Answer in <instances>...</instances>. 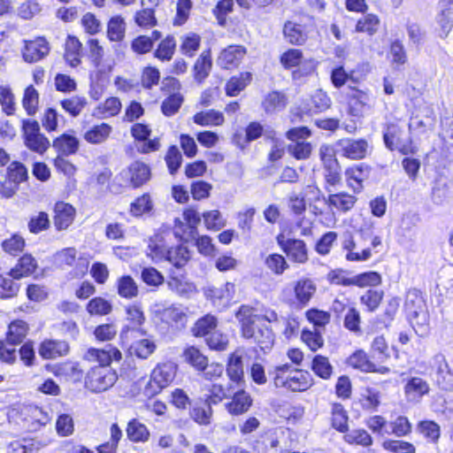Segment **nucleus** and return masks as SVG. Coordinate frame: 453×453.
<instances>
[{
    "label": "nucleus",
    "instance_id": "1",
    "mask_svg": "<svg viewBox=\"0 0 453 453\" xmlns=\"http://www.w3.org/2000/svg\"><path fill=\"white\" fill-rule=\"evenodd\" d=\"M404 307L413 328L417 332L420 331L421 334L425 333L428 326L429 315L421 292L416 288L410 289L406 295Z\"/></svg>",
    "mask_w": 453,
    "mask_h": 453
},
{
    "label": "nucleus",
    "instance_id": "2",
    "mask_svg": "<svg viewBox=\"0 0 453 453\" xmlns=\"http://www.w3.org/2000/svg\"><path fill=\"white\" fill-rule=\"evenodd\" d=\"M50 421L49 413L37 405H24L19 411L16 423L23 433L40 431Z\"/></svg>",
    "mask_w": 453,
    "mask_h": 453
},
{
    "label": "nucleus",
    "instance_id": "3",
    "mask_svg": "<svg viewBox=\"0 0 453 453\" xmlns=\"http://www.w3.org/2000/svg\"><path fill=\"white\" fill-rule=\"evenodd\" d=\"M176 373V366L171 362L157 365L151 372L150 379L147 381L143 395L156 396L161 390L169 386Z\"/></svg>",
    "mask_w": 453,
    "mask_h": 453
},
{
    "label": "nucleus",
    "instance_id": "4",
    "mask_svg": "<svg viewBox=\"0 0 453 453\" xmlns=\"http://www.w3.org/2000/svg\"><path fill=\"white\" fill-rule=\"evenodd\" d=\"M25 145L32 151L42 155L50 147V141L41 133L39 123L35 120L23 121Z\"/></svg>",
    "mask_w": 453,
    "mask_h": 453
},
{
    "label": "nucleus",
    "instance_id": "5",
    "mask_svg": "<svg viewBox=\"0 0 453 453\" xmlns=\"http://www.w3.org/2000/svg\"><path fill=\"white\" fill-rule=\"evenodd\" d=\"M369 144L365 139L343 138L335 143V152L341 157L360 160L366 157Z\"/></svg>",
    "mask_w": 453,
    "mask_h": 453
},
{
    "label": "nucleus",
    "instance_id": "6",
    "mask_svg": "<svg viewBox=\"0 0 453 453\" xmlns=\"http://www.w3.org/2000/svg\"><path fill=\"white\" fill-rule=\"evenodd\" d=\"M116 380V374L106 367H95L88 373L85 385L91 392L101 393L111 388Z\"/></svg>",
    "mask_w": 453,
    "mask_h": 453
},
{
    "label": "nucleus",
    "instance_id": "7",
    "mask_svg": "<svg viewBox=\"0 0 453 453\" xmlns=\"http://www.w3.org/2000/svg\"><path fill=\"white\" fill-rule=\"evenodd\" d=\"M127 319L133 324V326H125L120 334L123 340L128 341L136 336H144L146 332L140 328L145 320L144 313L140 304L134 303L126 307Z\"/></svg>",
    "mask_w": 453,
    "mask_h": 453
},
{
    "label": "nucleus",
    "instance_id": "8",
    "mask_svg": "<svg viewBox=\"0 0 453 453\" xmlns=\"http://www.w3.org/2000/svg\"><path fill=\"white\" fill-rule=\"evenodd\" d=\"M82 357L89 363H97L98 367L105 368L112 361H119L122 358V354L116 347L107 345L104 349L89 348Z\"/></svg>",
    "mask_w": 453,
    "mask_h": 453
},
{
    "label": "nucleus",
    "instance_id": "9",
    "mask_svg": "<svg viewBox=\"0 0 453 453\" xmlns=\"http://www.w3.org/2000/svg\"><path fill=\"white\" fill-rule=\"evenodd\" d=\"M273 380L276 387H284L293 392L304 391L311 385V374L298 370L289 376H274Z\"/></svg>",
    "mask_w": 453,
    "mask_h": 453
},
{
    "label": "nucleus",
    "instance_id": "10",
    "mask_svg": "<svg viewBox=\"0 0 453 453\" xmlns=\"http://www.w3.org/2000/svg\"><path fill=\"white\" fill-rule=\"evenodd\" d=\"M119 175L126 184L139 188L150 179L151 173L149 165L141 161H135L123 170Z\"/></svg>",
    "mask_w": 453,
    "mask_h": 453
},
{
    "label": "nucleus",
    "instance_id": "11",
    "mask_svg": "<svg viewBox=\"0 0 453 453\" xmlns=\"http://www.w3.org/2000/svg\"><path fill=\"white\" fill-rule=\"evenodd\" d=\"M432 367L434 369V380L437 385L443 390H449L453 387V372L444 355L436 354L432 359Z\"/></svg>",
    "mask_w": 453,
    "mask_h": 453
},
{
    "label": "nucleus",
    "instance_id": "12",
    "mask_svg": "<svg viewBox=\"0 0 453 453\" xmlns=\"http://www.w3.org/2000/svg\"><path fill=\"white\" fill-rule=\"evenodd\" d=\"M277 241L282 250L290 260L298 264H304L308 261V250L303 241L298 239L282 240L280 236Z\"/></svg>",
    "mask_w": 453,
    "mask_h": 453
},
{
    "label": "nucleus",
    "instance_id": "13",
    "mask_svg": "<svg viewBox=\"0 0 453 453\" xmlns=\"http://www.w3.org/2000/svg\"><path fill=\"white\" fill-rule=\"evenodd\" d=\"M246 55V49L241 45H230L223 50L217 60L218 65L224 69L237 67Z\"/></svg>",
    "mask_w": 453,
    "mask_h": 453
},
{
    "label": "nucleus",
    "instance_id": "14",
    "mask_svg": "<svg viewBox=\"0 0 453 453\" xmlns=\"http://www.w3.org/2000/svg\"><path fill=\"white\" fill-rule=\"evenodd\" d=\"M70 347L67 342L62 340H44L38 349L39 355L43 359H55L66 356Z\"/></svg>",
    "mask_w": 453,
    "mask_h": 453
},
{
    "label": "nucleus",
    "instance_id": "15",
    "mask_svg": "<svg viewBox=\"0 0 453 453\" xmlns=\"http://www.w3.org/2000/svg\"><path fill=\"white\" fill-rule=\"evenodd\" d=\"M54 226L58 231L67 229L73 222L75 209L69 203L58 202L54 206Z\"/></svg>",
    "mask_w": 453,
    "mask_h": 453
},
{
    "label": "nucleus",
    "instance_id": "16",
    "mask_svg": "<svg viewBox=\"0 0 453 453\" xmlns=\"http://www.w3.org/2000/svg\"><path fill=\"white\" fill-rule=\"evenodd\" d=\"M49 51L47 41L42 37H38L34 41L26 42L23 58L26 62L35 63L47 56Z\"/></svg>",
    "mask_w": 453,
    "mask_h": 453
},
{
    "label": "nucleus",
    "instance_id": "17",
    "mask_svg": "<svg viewBox=\"0 0 453 453\" xmlns=\"http://www.w3.org/2000/svg\"><path fill=\"white\" fill-rule=\"evenodd\" d=\"M242 355L243 351L240 349L231 353L226 365V374L237 387L242 386L244 378Z\"/></svg>",
    "mask_w": 453,
    "mask_h": 453
},
{
    "label": "nucleus",
    "instance_id": "18",
    "mask_svg": "<svg viewBox=\"0 0 453 453\" xmlns=\"http://www.w3.org/2000/svg\"><path fill=\"white\" fill-rule=\"evenodd\" d=\"M320 157L324 165V176L328 186H335L340 183L341 167L337 160L330 154H326L323 148L320 149Z\"/></svg>",
    "mask_w": 453,
    "mask_h": 453
},
{
    "label": "nucleus",
    "instance_id": "19",
    "mask_svg": "<svg viewBox=\"0 0 453 453\" xmlns=\"http://www.w3.org/2000/svg\"><path fill=\"white\" fill-rule=\"evenodd\" d=\"M216 403L213 398H199V401L194 403L190 411L191 418L201 426L209 425L212 415L211 403Z\"/></svg>",
    "mask_w": 453,
    "mask_h": 453
},
{
    "label": "nucleus",
    "instance_id": "20",
    "mask_svg": "<svg viewBox=\"0 0 453 453\" xmlns=\"http://www.w3.org/2000/svg\"><path fill=\"white\" fill-rule=\"evenodd\" d=\"M370 167L365 164L353 165L346 170L345 175L348 185L355 192H360L363 188V181L369 177Z\"/></svg>",
    "mask_w": 453,
    "mask_h": 453
},
{
    "label": "nucleus",
    "instance_id": "21",
    "mask_svg": "<svg viewBox=\"0 0 453 453\" xmlns=\"http://www.w3.org/2000/svg\"><path fill=\"white\" fill-rule=\"evenodd\" d=\"M235 317L241 325L242 335L249 337L252 335L255 321L258 316L255 314V309L250 305H242L235 313Z\"/></svg>",
    "mask_w": 453,
    "mask_h": 453
},
{
    "label": "nucleus",
    "instance_id": "22",
    "mask_svg": "<svg viewBox=\"0 0 453 453\" xmlns=\"http://www.w3.org/2000/svg\"><path fill=\"white\" fill-rule=\"evenodd\" d=\"M349 88L351 90V93L349 95V112L353 116H359L365 108H370L371 96L365 91L354 88Z\"/></svg>",
    "mask_w": 453,
    "mask_h": 453
},
{
    "label": "nucleus",
    "instance_id": "23",
    "mask_svg": "<svg viewBox=\"0 0 453 453\" xmlns=\"http://www.w3.org/2000/svg\"><path fill=\"white\" fill-rule=\"evenodd\" d=\"M162 320L172 326L182 328L188 321L187 309L180 306H170L161 312Z\"/></svg>",
    "mask_w": 453,
    "mask_h": 453
},
{
    "label": "nucleus",
    "instance_id": "24",
    "mask_svg": "<svg viewBox=\"0 0 453 453\" xmlns=\"http://www.w3.org/2000/svg\"><path fill=\"white\" fill-rule=\"evenodd\" d=\"M436 20L446 35L453 27V0H441L439 2Z\"/></svg>",
    "mask_w": 453,
    "mask_h": 453
},
{
    "label": "nucleus",
    "instance_id": "25",
    "mask_svg": "<svg viewBox=\"0 0 453 453\" xmlns=\"http://www.w3.org/2000/svg\"><path fill=\"white\" fill-rule=\"evenodd\" d=\"M126 433L127 439L134 443L146 442L150 439V430L137 418H132L128 421Z\"/></svg>",
    "mask_w": 453,
    "mask_h": 453
},
{
    "label": "nucleus",
    "instance_id": "26",
    "mask_svg": "<svg viewBox=\"0 0 453 453\" xmlns=\"http://www.w3.org/2000/svg\"><path fill=\"white\" fill-rule=\"evenodd\" d=\"M169 288L178 296L185 298H189L196 292V288L194 283L188 281L184 276L171 275L167 281Z\"/></svg>",
    "mask_w": 453,
    "mask_h": 453
},
{
    "label": "nucleus",
    "instance_id": "27",
    "mask_svg": "<svg viewBox=\"0 0 453 453\" xmlns=\"http://www.w3.org/2000/svg\"><path fill=\"white\" fill-rule=\"evenodd\" d=\"M37 267V262L30 254H24L9 274L13 279H20L33 273Z\"/></svg>",
    "mask_w": 453,
    "mask_h": 453
},
{
    "label": "nucleus",
    "instance_id": "28",
    "mask_svg": "<svg viewBox=\"0 0 453 453\" xmlns=\"http://www.w3.org/2000/svg\"><path fill=\"white\" fill-rule=\"evenodd\" d=\"M326 203L342 212H347L354 207L357 197L346 192H340L329 195Z\"/></svg>",
    "mask_w": 453,
    "mask_h": 453
},
{
    "label": "nucleus",
    "instance_id": "29",
    "mask_svg": "<svg viewBox=\"0 0 453 453\" xmlns=\"http://www.w3.org/2000/svg\"><path fill=\"white\" fill-rule=\"evenodd\" d=\"M401 129L398 126L390 124L388 125L386 131L384 132L383 138L384 142L390 150H399L403 154L407 153V149L402 144L400 138Z\"/></svg>",
    "mask_w": 453,
    "mask_h": 453
},
{
    "label": "nucleus",
    "instance_id": "30",
    "mask_svg": "<svg viewBox=\"0 0 453 453\" xmlns=\"http://www.w3.org/2000/svg\"><path fill=\"white\" fill-rule=\"evenodd\" d=\"M28 326L27 324L20 319L12 321L8 327L6 334L7 343L12 346L18 345L23 342L27 334Z\"/></svg>",
    "mask_w": 453,
    "mask_h": 453
},
{
    "label": "nucleus",
    "instance_id": "31",
    "mask_svg": "<svg viewBox=\"0 0 453 453\" xmlns=\"http://www.w3.org/2000/svg\"><path fill=\"white\" fill-rule=\"evenodd\" d=\"M257 343L262 350L270 349L274 343V334L272 329L266 326L257 328H252V335L245 337Z\"/></svg>",
    "mask_w": 453,
    "mask_h": 453
},
{
    "label": "nucleus",
    "instance_id": "32",
    "mask_svg": "<svg viewBox=\"0 0 453 453\" xmlns=\"http://www.w3.org/2000/svg\"><path fill=\"white\" fill-rule=\"evenodd\" d=\"M316 285L310 279H302L295 285V294L297 301L302 304H307L316 292Z\"/></svg>",
    "mask_w": 453,
    "mask_h": 453
},
{
    "label": "nucleus",
    "instance_id": "33",
    "mask_svg": "<svg viewBox=\"0 0 453 453\" xmlns=\"http://www.w3.org/2000/svg\"><path fill=\"white\" fill-rule=\"evenodd\" d=\"M279 440L272 434H262L253 443L255 453H279Z\"/></svg>",
    "mask_w": 453,
    "mask_h": 453
},
{
    "label": "nucleus",
    "instance_id": "34",
    "mask_svg": "<svg viewBox=\"0 0 453 453\" xmlns=\"http://www.w3.org/2000/svg\"><path fill=\"white\" fill-rule=\"evenodd\" d=\"M156 349V344L150 339L143 338L129 345V353L142 359L148 358Z\"/></svg>",
    "mask_w": 453,
    "mask_h": 453
},
{
    "label": "nucleus",
    "instance_id": "35",
    "mask_svg": "<svg viewBox=\"0 0 453 453\" xmlns=\"http://www.w3.org/2000/svg\"><path fill=\"white\" fill-rule=\"evenodd\" d=\"M287 105L286 96L279 91L269 93L262 103L263 109L266 113H273L283 110Z\"/></svg>",
    "mask_w": 453,
    "mask_h": 453
},
{
    "label": "nucleus",
    "instance_id": "36",
    "mask_svg": "<svg viewBox=\"0 0 453 453\" xmlns=\"http://www.w3.org/2000/svg\"><path fill=\"white\" fill-rule=\"evenodd\" d=\"M418 432L430 443H437L441 435L440 426L433 420H421L417 424Z\"/></svg>",
    "mask_w": 453,
    "mask_h": 453
},
{
    "label": "nucleus",
    "instance_id": "37",
    "mask_svg": "<svg viewBox=\"0 0 453 453\" xmlns=\"http://www.w3.org/2000/svg\"><path fill=\"white\" fill-rule=\"evenodd\" d=\"M252 75L249 72L232 77L226 85V93L229 96H237L250 82Z\"/></svg>",
    "mask_w": 453,
    "mask_h": 453
},
{
    "label": "nucleus",
    "instance_id": "38",
    "mask_svg": "<svg viewBox=\"0 0 453 453\" xmlns=\"http://www.w3.org/2000/svg\"><path fill=\"white\" fill-rule=\"evenodd\" d=\"M64 156L74 154L79 147V141L73 135L62 134L53 141L52 144Z\"/></svg>",
    "mask_w": 453,
    "mask_h": 453
},
{
    "label": "nucleus",
    "instance_id": "39",
    "mask_svg": "<svg viewBox=\"0 0 453 453\" xmlns=\"http://www.w3.org/2000/svg\"><path fill=\"white\" fill-rule=\"evenodd\" d=\"M118 294L126 299H132L138 296L139 289L134 280L129 275H124L117 280Z\"/></svg>",
    "mask_w": 453,
    "mask_h": 453
},
{
    "label": "nucleus",
    "instance_id": "40",
    "mask_svg": "<svg viewBox=\"0 0 453 453\" xmlns=\"http://www.w3.org/2000/svg\"><path fill=\"white\" fill-rule=\"evenodd\" d=\"M429 391V383L420 377L411 378L404 386V393L407 395L423 396L427 395Z\"/></svg>",
    "mask_w": 453,
    "mask_h": 453
},
{
    "label": "nucleus",
    "instance_id": "41",
    "mask_svg": "<svg viewBox=\"0 0 453 453\" xmlns=\"http://www.w3.org/2000/svg\"><path fill=\"white\" fill-rule=\"evenodd\" d=\"M211 59L209 51H203L196 59L194 65V77L198 82H202L210 73Z\"/></svg>",
    "mask_w": 453,
    "mask_h": 453
},
{
    "label": "nucleus",
    "instance_id": "42",
    "mask_svg": "<svg viewBox=\"0 0 453 453\" xmlns=\"http://www.w3.org/2000/svg\"><path fill=\"white\" fill-rule=\"evenodd\" d=\"M164 259L169 261L174 267L181 268L189 259L188 250L182 245L169 248Z\"/></svg>",
    "mask_w": 453,
    "mask_h": 453
},
{
    "label": "nucleus",
    "instance_id": "43",
    "mask_svg": "<svg viewBox=\"0 0 453 453\" xmlns=\"http://www.w3.org/2000/svg\"><path fill=\"white\" fill-rule=\"evenodd\" d=\"M331 100L326 92L321 89L316 90L311 96L307 111L310 113H318L326 111L330 107Z\"/></svg>",
    "mask_w": 453,
    "mask_h": 453
},
{
    "label": "nucleus",
    "instance_id": "44",
    "mask_svg": "<svg viewBox=\"0 0 453 453\" xmlns=\"http://www.w3.org/2000/svg\"><path fill=\"white\" fill-rule=\"evenodd\" d=\"M348 364L355 369L365 372H372L375 365L371 362L364 350H357L348 359Z\"/></svg>",
    "mask_w": 453,
    "mask_h": 453
},
{
    "label": "nucleus",
    "instance_id": "45",
    "mask_svg": "<svg viewBox=\"0 0 453 453\" xmlns=\"http://www.w3.org/2000/svg\"><path fill=\"white\" fill-rule=\"evenodd\" d=\"M348 415L343 407L339 403H334L332 409L331 425L340 433H346L349 430Z\"/></svg>",
    "mask_w": 453,
    "mask_h": 453
},
{
    "label": "nucleus",
    "instance_id": "46",
    "mask_svg": "<svg viewBox=\"0 0 453 453\" xmlns=\"http://www.w3.org/2000/svg\"><path fill=\"white\" fill-rule=\"evenodd\" d=\"M126 24L120 16L112 17L107 27V36L111 42H120L125 36Z\"/></svg>",
    "mask_w": 453,
    "mask_h": 453
},
{
    "label": "nucleus",
    "instance_id": "47",
    "mask_svg": "<svg viewBox=\"0 0 453 453\" xmlns=\"http://www.w3.org/2000/svg\"><path fill=\"white\" fill-rule=\"evenodd\" d=\"M283 33L288 41L292 44L301 45L306 41V35L303 27L299 24L288 21L284 25Z\"/></svg>",
    "mask_w": 453,
    "mask_h": 453
},
{
    "label": "nucleus",
    "instance_id": "48",
    "mask_svg": "<svg viewBox=\"0 0 453 453\" xmlns=\"http://www.w3.org/2000/svg\"><path fill=\"white\" fill-rule=\"evenodd\" d=\"M86 310L91 316H104L111 312L112 305L110 301L97 296L88 303Z\"/></svg>",
    "mask_w": 453,
    "mask_h": 453
},
{
    "label": "nucleus",
    "instance_id": "49",
    "mask_svg": "<svg viewBox=\"0 0 453 453\" xmlns=\"http://www.w3.org/2000/svg\"><path fill=\"white\" fill-rule=\"evenodd\" d=\"M176 48V42L173 35H167L158 44L154 52L155 58L161 61H169L172 59Z\"/></svg>",
    "mask_w": 453,
    "mask_h": 453
},
{
    "label": "nucleus",
    "instance_id": "50",
    "mask_svg": "<svg viewBox=\"0 0 453 453\" xmlns=\"http://www.w3.org/2000/svg\"><path fill=\"white\" fill-rule=\"evenodd\" d=\"M194 122L200 126H219L224 122V116L214 110L201 111L194 116Z\"/></svg>",
    "mask_w": 453,
    "mask_h": 453
},
{
    "label": "nucleus",
    "instance_id": "51",
    "mask_svg": "<svg viewBox=\"0 0 453 453\" xmlns=\"http://www.w3.org/2000/svg\"><path fill=\"white\" fill-rule=\"evenodd\" d=\"M217 326V319L212 315H205L198 319L192 331L196 336H209Z\"/></svg>",
    "mask_w": 453,
    "mask_h": 453
},
{
    "label": "nucleus",
    "instance_id": "52",
    "mask_svg": "<svg viewBox=\"0 0 453 453\" xmlns=\"http://www.w3.org/2000/svg\"><path fill=\"white\" fill-rule=\"evenodd\" d=\"M234 293V285L230 282L226 283L220 288H209L206 291L207 296L211 300H219L224 302H229L233 298Z\"/></svg>",
    "mask_w": 453,
    "mask_h": 453
},
{
    "label": "nucleus",
    "instance_id": "53",
    "mask_svg": "<svg viewBox=\"0 0 453 453\" xmlns=\"http://www.w3.org/2000/svg\"><path fill=\"white\" fill-rule=\"evenodd\" d=\"M379 27L380 19L374 14H367L357 21L356 31L372 35L378 31Z\"/></svg>",
    "mask_w": 453,
    "mask_h": 453
},
{
    "label": "nucleus",
    "instance_id": "54",
    "mask_svg": "<svg viewBox=\"0 0 453 453\" xmlns=\"http://www.w3.org/2000/svg\"><path fill=\"white\" fill-rule=\"evenodd\" d=\"M148 250V255L151 257L152 259L162 260L166 256L169 248L166 247L161 236L156 235L150 239Z\"/></svg>",
    "mask_w": 453,
    "mask_h": 453
},
{
    "label": "nucleus",
    "instance_id": "55",
    "mask_svg": "<svg viewBox=\"0 0 453 453\" xmlns=\"http://www.w3.org/2000/svg\"><path fill=\"white\" fill-rule=\"evenodd\" d=\"M121 109V103L118 97H109L104 104L96 107L97 114L102 118L116 116Z\"/></svg>",
    "mask_w": 453,
    "mask_h": 453
},
{
    "label": "nucleus",
    "instance_id": "56",
    "mask_svg": "<svg viewBox=\"0 0 453 453\" xmlns=\"http://www.w3.org/2000/svg\"><path fill=\"white\" fill-rule=\"evenodd\" d=\"M390 434L403 437L411 434L412 426L405 416H398L389 422Z\"/></svg>",
    "mask_w": 453,
    "mask_h": 453
},
{
    "label": "nucleus",
    "instance_id": "57",
    "mask_svg": "<svg viewBox=\"0 0 453 453\" xmlns=\"http://www.w3.org/2000/svg\"><path fill=\"white\" fill-rule=\"evenodd\" d=\"M185 360L197 370H204L207 367L208 359L199 349L189 347L184 351Z\"/></svg>",
    "mask_w": 453,
    "mask_h": 453
},
{
    "label": "nucleus",
    "instance_id": "58",
    "mask_svg": "<svg viewBox=\"0 0 453 453\" xmlns=\"http://www.w3.org/2000/svg\"><path fill=\"white\" fill-rule=\"evenodd\" d=\"M87 104L85 97L73 96L61 101L62 108L72 116H78Z\"/></svg>",
    "mask_w": 453,
    "mask_h": 453
},
{
    "label": "nucleus",
    "instance_id": "59",
    "mask_svg": "<svg viewBox=\"0 0 453 453\" xmlns=\"http://www.w3.org/2000/svg\"><path fill=\"white\" fill-rule=\"evenodd\" d=\"M111 127L107 124L95 126L85 134V139L90 143H100L106 140Z\"/></svg>",
    "mask_w": 453,
    "mask_h": 453
},
{
    "label": "nucleus",
    "instance_id": "60",
    "mask_svg": "<svg viewBox=\"0 0 453 453\" xmlns=\"http://www.w3.org/2000/svg\"><path fill=\"white\" fill-rule=\"evenodd\" d=\"M312 371L322 379H328L333 372V367L327 357L317 355L312 360Z\"/></svg>",
    "mask_w": 453,
    "mask_h": 453
},
{
    "label": "nucleus",
    "instance_id": "61",
    "mask_svg": "<svg viewBox=\"0 0 453 453\" xmlns=\"http://www.w3.org/2000/svg\"><path fill=\"white\" fill-rule=\"evenodd\" d=\"M384 449L391 453H415V446L405 441L387 440L382 444Z\"/></svg>",
    "mask_w": 453,
    "mask_h": 453
},
{
    "label": "nucleus",
    "instance_id": "62",
    "mask_svg": "<svg viewBox=\"0 0 453 453\" xmlns=\"http://www.w3.org/2000/svg\"><path fill=\"white\" fill-rule=\"evenodd\" d=\"M152 201L149 194H143L136 198L130 205V213L133 216L139 217L152 209Z\"/></svg>",
    "mask_w": 453,
    "mask_h": 453
},
{
    "label": "nucleus",
    "instance_id": "63",
    "mask_svg": "<svg viewBox=\"0 0 453 453\" xmlns=\"http://www.w3.org/2000/svg\"><path fill=\"white\" fill-rule=\"evenodd\" d=\"M183 103V96L180 93H174L168 97H166L162 104H161V110L162 112L167 116L171 117L174 115L179 109L180 108L181 104Z\"/></svg>",
    "mask_w": 453,
    "mask_h": 453
},
{
    "label": "nucleus",
    "instance_id": "64",
    "mask_svg": "<svg viewBox=\"0 0 453 453\" xmlns=\"http://www.w3.org/2000/svg\"><path fill=\"white\" fill-rule=\"evenodd\" d=\"M35 449V441L31 438H20L7 445L8 453H32Z\"/></svg>",
    "mask_w": 453,
    "mask_h": 453
}]
</instances>
